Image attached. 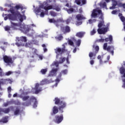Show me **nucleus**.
I'll list each match as a JSON object with an SVG mask.
<instances>
[{
  "instance_id": "f257e3e1",
  "label": "nucleus",
  "mask_w": 125,
  "mask_h": 125,
  "mask_svg": "<svg viewBox=\"0 0 125 125\" xmlns=\"http://www.w3.org/2000/svg\"><path fill=\"white\" fill-rule=\"evenodd\" d=\"M8 12H10L11 14H5V17L4 18V20L6 21L7 19L15 21L17 20V17L19 19L20 22H22L24 20H26V16L21 15L19 11H15L13 7H11L9 10H8Z\"/></svg>"
},
{
  "instance_id": "f03ea898",
  "label": "nucleus",
  "mask_w": 125,
  "mask_h": 125,
  "mask_svg": "<svg viewBox=\"0 0 125 125\" xmlns=\"http://www.w3.org/2000/svg\"><path fill=\"white\" fill-rule=\"evenodd\" d=\"M54 101L55 105H58V107L56 106H54L53 107L52 112L51 113V115L52 116L56 115L59 111L62 114L63 113L64 111H63V110L67 107V104L63 101H61L60 99L58 98H55Z\"/></svg>"
},
{
  "instance_id": "7ed1b4c3",
  "label": "nucleus",
  "mask_w": 125,
  "mask_h": 125,
  "mask_svg": "<svg viewBox=\"0 0 125 125\" xmlns=\"http://www.w3.org/2000/svg\"><path fill=\"white\" fill-rule=\"evenodd\" d=\"M20 97L22 99V101H25L21 104L22 106L29 107V106L32 105V102H34L33 107L37 108L38 107V101H37V98L34 96H25L23 97L22 95H20Z\"/></svg>"
},
{
  "instance_id": "20e7f679",
  "label": "nucleus",
  "mask_w": 125,
  "mask_h": 125,
  "mask_svg": "<svg viewBox=\"0 0 125 125\" xmlns=\"http://www.w3.org/2000/svg\"><path fill=\"white\" fill-rule=\"evenodd\" d=\"M105 22L104 20L100 21L99 23L98 24V29H97V32L99 35H105L108 32L109 30V27H106L102 28V27H105Z\"/></svg>"
},
{
  "instance_id": "39448f33",
  "label": "nucleus",
  "mask_w": 125,
  "mask_h": 125,
  "mask_svg": "<svg viewBox=\"0 0 125 125\" xmlns=\"http://www.w3.org/2000/svg\"><path fill=\"white\" fill-rule=\"evenodd\" d=\"M68 52V50L66 49V46L62 44V47H57L55 49V52L56 54V58H58L59 56H62V54H64V53H66V52Z\"/></svg>"
},
{
  "instance_id": "423d86ee",
  "label": "nucleus",
  "mask_w": 125,
  "mask_h": 125,
  "mask_svg": "<svg viewBox=\"0 0 125 125\" xmlns=\"http://www.w3.org/2000/svg\"><path fill=\"white\" fill-rule=\"evenodd\" d=\"M97 12L98 14H97ZM98 14H100V17L99 18L100 19L101 21H103L104 20V17L103 16V13H102V10H98L97 9H94L93 10L92 14L91 15L92 18H97L98 16Z\"/></svg>"
},
{
  "instance_id": "0eeeda50",
  "label": "nucleus",
  "mask_w": 125,
  "mask_h": 125,
  "mask_svg": "<svg viewBox=\"0 0 125 125\" xmlns=\"http://www.w3.org/2000/svg\"><path fill=\"white\" fill-rule=\"evenodd\" d=\"M112 6L109 7V9H116V6L118 5L119 7H123L124 9H125V3H123L122 2H119L118 4V1L116 0H112Z\"/></svg>"
},
{
  "instance_id": "6e6552de",
  "label": "nucleus",
  "mask_w": 125,
  "mask_h": 125,
  "mask_svg": "<svg viewBox=\"0 0 125 125\" xmlns=\"http://www.w3.org/2000/svg\"><path fill=\"white\" fill-rule=\"evenodd\" d=\"M103 48L104 50H107V51H109L112 55H114V50L115 48H114L113 46H108L107 43H104V44Z\"/></svg>"
},
{
  "instance_id": "1a4fd4ad",
  "label": "nucleus",
  "mask_w": 125,
  "mask_h": 125,
  "mask_svg": "<svg viewBox=\"0 0 125 125\" xmlns=\"http://www.w3.org/2000/svg\"><path fill=\"white\" fill-rule=\"evenodd\" d=\"M3 61L5 63L7 64H13V60L10 57L5 55L3 57Z\"/></svg>"
},
{
  "instance_id": "9d476101",
  "label": "nucleus",
  "mask_w": 125,
  "mask_h": 125,
  "mask_svg": "<svg viewBox=\"0 0 125 125\" xmlns=\"http://www.w3.org/2000/svg\"><path fill=\"white\" fill-rule=\"evenodd\" d=\"M55 122L57 124H60L62 121H63L64 117H63V114H61L60 116L56 115L55 117Z\"/></svg>"
},
{
  "instance_id": "9b49d317",
  "label": "nucleus",
  "mask_w": 125,
  "mask_h": 125,
  "mask_svg": "<svg viewBox=\"0 0 125 125\" xmlns=\"http://www.w3.org/2000/svg\"><path fill=\"white\" fill-rule=\"evenodd\" d=\"M95 49L96 51L94 53H92V52L89 53V57H90V58H92L93 56H96V54H97V53H98V51H99V46H96L95 47Z\"/></svg>"
},
{
  "instance_id": "f8f14e48",
  "label": "nucleus",
  "mask_w": 125,
  "mask_h": 125,
  "mask_svg": "<svg viewBox=\"0 0 125 125\" xmlns=\"http://www.w3.org/2000/svg\"><path fill=\"white\" fill-rule=\"evenodd\" d=\"M67 13H68V14H72V13H76V12H78L79 11V10H78V7H76V9H74V8H73V7H72V6H70L69 7V9H66Z\"/></svg>"
},
{
  "instance_id": "ddd939ff",
  "label": "nucleus",
  "mask_w": 125,
  "mask_h": 125,
  "mask_svg": "<svg viewBox=\"0 0 125 125\" xmlns=\"http://www.w3.org/2000/svg\"><path fill=\"white\" fill-rule=\"evenodd\" d=\"M34 89L35 90V93H36V94H38V93H39L40 92H41V91H42V87H40V84L39 83H37L36 84Z\"/></svg>"
},
{
  "instance_id": "4468645a",
  "label": "nucleus",
  "mask_w": 125,
  "mask_h": 125,
  "mask_svg": "<svg viewBox=\"0 0 125 125\" xmlns=\"http://www.w3.org/2000/svg\"><path fill=\"white\" fill-rule=\"evenodd\" d=\"M42 8L44 9V6H43V4L41 5L39 7L36 8L34 10V12L38 15L39 13H41L42 11Z\"/></svg>"
},
{
  "instance_id": "2eb2a0df",
  "label": "nucleus",
  "mask_w": 125,
  "mask_h": 125,
  "mask_svg": "<svg viewBox=\"0 0 125 125\" xmlns=\"http://www.w3.org/2000/svg\"><path fill=\"white\" fill-rule=\"evenodd\" d=\"M58 71V69L57 68L52 69L49 74V76H50L51 77H53L54 76H56V75L57 74V73Z\"/></svg>"
},
{
  "instance_id": "dca6fc26",
  "label": "nucleus",
  "mask_w": 125,
  "mask_h": 125,
  "mask_svg": "<svg viewBox=\"0 0 125 125\" xmlns=\"http://www.w3.org/2000/svg\"><path fill=\"white\" fill-rule=\"evenodd\" d=\"M10 109H14L13 106H10V108H3L1 110V112L4 114H8L10 112Z\"/></svg>"
},
{
  "instance_id": "f3484780",
  "label": "nucleus",
  "mask_w": 125,
  "mask_h": 125,
  "mask_svg": "<svg viewBox=\"0 0 125 125\" xmlns=\"http://www.w3.org/2000/svg\"><path fill=\"white\" fill-rule=\"evenodd\" d=\"M63 30H64L63 31V34H67V33H70L71 32V28L68 25H66L65 27H62Z\"/></svg>"
},
{
  "instance_id": "a211bd4d",
  "label": "nucleus",
  "mask_w": 125,
  "mask_h": 125,
  "mask_svg": "<svg viewBox=\"0 0 125 125\" xmlns=\"http://www.w3.org/2000/svg\"><path fill=\"white\" fill-rule=\"evenodd\" d=\"M76 19L78 21H82V20H84L86 19L85 17L83 16V15L82 14H78L76 15Z\"/></svg>"
},
{
  "instance_id": "6ab92c4d",
  "label": "nucleus",
  "mask_w": 125,
  "mask_h": 125,
  "mask_svg": "<svg viewBox=\"0 0 125 125\" xmlns=\"http://www.w3.org/2000/svg\"><path fill=\"white\" fill-rule=\"evenodd\" d=\"M84 35H85V32L81 31L77 32L76 34V36L80 38V39H82V38H83Z\"/></svg>"
},
{
  "instance_id": "aec40b11",
  "label": "nucleus",
  "mask_w": 125,
  "mask_h": 125,
  "mask_svg": "<svg viewBox=\"0 0 125 125\" xmlns=\"http://www.w3.org/2000/svg\"><path fill=\"white\" fill-rule=\"evenodd\" d=\"M11 26L12 28H13V29H14V30L17 29L20 26V25L19 24V23H15L13 22H11Z\"/></svg>"
},
{
  "instance_id": "412c9836",
  "label": "nucleus",
  "mask_w": 125,
  "mask_h": 125,
  "mask_svg": "<svg viewBox=\"0 0 125 125\" xmlns=\"http://www.w3.org/2000/svg\"><path fill=\"white\" fill-rule=\"evenodd\" d=\"M120 73L121 75H123V77L125 78V68L124 66H122L119 69Z\"/></svg>"
},
{
  "instance_id": "4be33fe9",
  "label": "nucleus",
  "mask_w": 125,
  "mask_h": 125,
  "mask_svg": "<svg viewBox=\"0 0 125 125\" xmlns=\"http://www.w3.org/2000/svg\"><path fill=\"white\" fill-rule=\"evenodd\" d=\"M105 42H109V44H111V43H113V36L112 35H109V38H106L104 39Z\"/></svg>"
},
{
  "instance_id": "5701e85b",
  "label": "nucleus",
  "mask_w": 125,
  "mask_h": 125,
  "mask_svg": "<svg viewBox=\"0 0 125 125\" xmlns=\"http://www.w3.org/2000/svg\"><path fill=\"white\" fill-rule=\"evenodd\" d=\"M13 7V9L15 8L17 9V10H19V9H21V10H23L24 9V7L22 6V5H17L15 7Z\"/></svg>"
},
{
  "instance_id": "b1692460",
  "label": "nucleus",
  "mask_w": 125,
  "mask_h": 125,
  "mask_svg": "<svg viewBox=\"0 0 125 125\" xmlns=\"http://www.w3.org/2000/svg\"><path fill=\"white\" fill-rule=\"evenodd\" d=\"M120 20L123 22L124 25V31H125V18L124 16L120 17Z\"/></svg>"
},
{
  "instance_id": "393cba45",
  "label": "nucleus",
  "mask_w": 125,
  "mask_h": 125,
  "mask_svg": "<svg viewBox=\"0 0 125 125\" xmlns=\"http://www.w3.org/2000/svg\"><path fill=\"white\" fill-rule=\"evenodd\" d=\"M22 32L23 34H28L30 32V28H23L22 29Z\"/></svg>"
},
{
  "instance_id": "a878e982",
  "label": "nucleus",
  "mask_w": 125,
  "mask_h": 125,
  "mask_svg": "<svg viewBox=\"0 0 125 125\" xmlns=\"http://www.w3.org/2000/svg\"><path fill=\"white\" fill-rule=\"evenodd\" d=\"M0 83L1 84H6L8 83H7V79H1L0 82Z\"/></svg>"
},
{
  "instance_id": "bb28decb",
  "label": "nucleus",
  "mask_w": 125,
  "mask_h": 125,
  "mask_svg": "<svg viewBox=\"0 0 125 125\" xmlns=\"http://www.w3.org/2000/svg\"><path fill=\"white\" fill-rule=\"evenodd\" d=\"M55 39L57 41H62L63 40V36H62V34H60L58 37H56Z\"/></svg>"
},
{
  "instance_id": "cd10ccee",
  "label": "nucleus",
  "mask_w": 125,
  "mask_h": 125,
  "mask_svg": "<svg viewBox=\"0 0 125 125\" xmlns=\"http://www.w3.org/2000/svg\"><path fill=\"white\" fill-rule=\"evenodd\" d=\"M47 72V68L42 69L40 71V73H41L42 75H45Z\"/></svg>"
},
{
  "instance_id": "c85d7f7f",
  "label": "nucleus",
  "mask_w": 125,
  "mask_h": 125,
  "mask_svg": "<svg viewBox=\"0 0 125 125\" xmlns=\"http://www.w3.org/2000/svg\"><path fill=\"white\" fill-rule=\"evenodd\" d=\"M44 9H45V10H50V9H53V6L50 5L49 6H44Z\"/></svg>"
},
{
  "instance_id": "c756f323",
  "label": "nucleus",
  "mask_w": 125,
  "mask_h": 125,
  "mask_svg": "<svg viewBox=\"0 0 125 125\" xmlns=\"http://www.w3.org/2000/svg\"><path fill=\"white\" fill-rule=\"evenodd\" d=\"M101 39H98L96 41V42H105V39L102 38V36H100Z\"/></svg>"
},
{
  "instance_id": "7c9ffc66",
  "label": "nucleus",
  "mask_w": 125,
  "mask_h": 125,
  "mask_svg": "<svg viewBox=\"0 0 125 125\" xmlns=\"http://www.w3.org/2000/svg\"><path fill=\"white\" fill-rule=\"evenodd\" d=\"M7 119H8L7 116L3 117L2 119L1 120V122H2V123H3L4 124L7 123V122H8V120H7Z\"/></svg>"
},
{
  "instance_id": "2f4dec72",
  "label": "nucleus",
  "mask_w": 125,
  "mask_h": 125,
  "mask_svg": "<svg viewBox=\"0 0 125 125\" xmlns=\"http://www.w3.org/2000/svg\"><path fill=\"white\" fill-rule=\"evenodd\" d=\"M100 7H103V8H107V4L105 2L103 3H100Z\"/></svg>"
},
{
  "instance_id": "473e14b6",
  "label": "nucleus",
  "mask_w": 125,
  "mask_h": 125,
  "mask_svg": "<svg viewBox=\"0 0 125 125\" xmlns=\"http://www.w3.org/2000/svg\"><path fill=\"white\" fill-rule=\"evenodd\" d=\"M19 114H20V109L17 107L16 109L14 111V115L16 116Z\"/></svg>"
},
{
  "instance_id": "72a5a7b5",
  "label": "nucleus",
  "mask_w": 125,
  "mask_h": 125,
  "mask_svg": "<svg viewBox=\"0 0 125 125\" xmlns=\"http://www.w3.org/2000/svg\"><path fill=\"white\" fill-rule=\"evenodd\" d=\"M20 40L21 41V42H27V37L22 36L20 38Z\"/></svg>"
},
{
  "instance_id": "f704fd0d",
  "label": "nucleus",
  "mask_w": 125,
  "mask_h": 125,
  "mask_svg": "<svg viewBox=\"0 0 125 125\" xmlns=\"http://www.w3.org/2000/svg\"><path fill=\"white\" fill-rule=\"evenodd\" d=\"M53 9L56 10V11H60V8L58 6H54Z\"/></svg>"
},
{
  "instance_id": "c9c22d12",
  "label": "nucleus",
  "mask_w": 125,
  "mask_h": 125,
  "mask_svg": "<svg viewBox=\"0 0 125 125\" xmlns=\"http://www.w3.org/2000/svg\"><path fill=\"white\" fill-rule=\"evenodd\" d=\"M50 14L51 16H53V17H55L57 16V13H55V12L51 11Z\"/></svg>"
},
{
  "instance_id": "e433bc0d",
  "label": "nucleus",
  "mask_w": 125,
  "mask_h": 125,
  "mask_svg": "<svg viewBox=\"0 0 125 125\" xmlns=\"http://www.w3.org/2000/svg\"><path fill=\"white\" fill-rule=\"evenodd\" d=\"M95 34H96V30H95V28H94L91 32H90V35L91 36H93Z\"/></svg>"
},
{
  "instance_id": "4c0bfd02",
  "label": "nucleus",
  "mask_w": 125,
  "mask_h": 125,
  "mask_svg": "<svg viewBox=\"0 0 125 125\" xmlns=\"http://www.w3.org/2000/svg\"><path fill=\"white\" fill-rule=\"evenodd\" d=\"M62 75H67V73H68V70L67 69L63 70L61 71Z\"/></svg>"
},
{
  "instance_id": "58836bf2",
  "label": "nucleus",
  "mask_w": 125,
  "mask_h": 125,
  "mask_svg": "<svg viewBox=\"0 0 125 125\" xmlns=\"http://www.w3.org/2000/svg\"><path fill=\"white\" fill-rule=\"evenodd\" d=\"M68 44L69 45H71L72 46H74V42L71 40H68Z\"/></svg>"
},
{
  "instance_id": "ea45409f",
  "label": "nucleus",
  "mask_w": 125,
  "mask_h": 125,
  "mask_svg": "<svg viewBox=\"0 0 125 125\" xmlns=\"http://www.w3.org/2000/svg\"><path fill=\"white\" fill-rule=\"evenodd\" d=\"M81 40L80 39L78 40L76 42V45L78 46H80V45H81Z\"/></svg>"
},
{
  "instance_id": "a19ab883",
  "label": "nucleus",
  "mask_w": 125,
  "mask_h": 125,
  "mask_svg": "<svg viewBox=\"0 0 125 125\" xmlns=\"http://www.w3.org/2000/svg\"><path fill=\"white\" fill-rule=\"evenodd\" d=\"M49 22L50 23H54V24H55V20L54 19H49Z\"/></svg>"
},
{
  "instance_id": "79ce46f5",
  "label": "nucleus",
  "mask_w": 125,
  "mask_h": 125,
  "mask_svg": "<svg viewBox=\"0 0 125 125\" xmlns=\"http://www.w3.org/2000/svg\"><path fill=\"white\" fill-rule=\"evenodd\" d=\"M4 30L5 31H10V26H6L5 27H4Z\"/></svg>"
},
{
  "instance_id": "37998d69",
  "label": "nucleus",
  "mask_w": 125,
  "mask_h": 125,
  "mask_svg": "<svg viewBox=\"0 0 125 125\" xmlns=\"http://www.w3.org/2000/svg\"><path fill=\"white\" fill-rule=\"evenodd\" d=\"M61 61H59V63H62L63 62H65V60H66V59L65 58H61Z\"/></svg>"
},
{
  "instance_id": "c03bdc74",
  "label": "nucleus",
  "mask_w": 125,
  "mask_h": 125,
  "mask_svg": "<svg viewBox=\"0 0 125 125\" xmlns=\"http://www.w3.org/2000/svg\"><path fill=\"white\" fill-rule=\"evenodd\" d=\"M13 72L12 71H8L5 73V76H10Z\"/></svg>"
},
{
  "instance_id": "a18cd8bd",
  "label": "nucleus",
  "mask_w": 125,
  "mask_h": 125,
  "mask_svg": "<svg viewBox=\"0 0 125 125\" xmlns=\"http://www.w3.org/2000/svg\"><path fill=\"white\" fill-rule=\"evenodd\" d=\"M61 22H62V20L61 19H58L57 20H55V23L56 24L57 23H61Z\"/></svg>"
},
{
  "instance_id": "49530a36",
  "label": "nucleus",
  "mask_w": 125,
  "mask_h": 125,
  "mask_svg": "<svg viewBox=\"0 0 125 125\" xmlns=\"http://www.w3.org/2000/svg\"><path fill=\"white\" fill-rule=\"evenodd\" d=\"M3 76V71L1 67H0V77H2Z\"/></svg>"
},
{
  "instance_id": "de8ad7c7",
  "label": "nucleus",
  "mask_w": 125,
  "mask_h": 125,
  "mask_svg": "<svg viewBox=\"0 0 125 125\" xmlns=\"http://www.w3.org/2000/svg\"><path fill=\"white\" fill-rule=\"evenodd\" d=\"M11 90H12V89H11V86L8 87L7 88L8 93H10L11 92Z\"/></svg>"
},
{
  "instance_id": "09e8293b",
  "label": "nucleus",
  "mask_w": 125,
  "mask_h": 125,
  "mask_svg": "<svg viewBox=\"0 0 125 125\" xmlns=\"http://www.w3.org/2000/svg\"><path fill=\"white\" fill-rule=\"evenodd\" d=\"M75 2L77 4L80 5L81 4V0H75Z\"/></svg>"
},
{
  "instance_id": "8fccbe9b",
  "label": "nucleus",
  "mask_w": 125,
  "mask_h": 125,
  "mask_svg": "<svg viewBox=\"0 0 125 125\" xmlns=\"http://www.w3.org/2000/svg\"><path fill=\"white\" fill-rule=\"evenodd\" d=\"M53 64V65H55L57 67H58V66H59V63H58V62H54Z\"/></svg>"
},
{
  "instance_id": "3c124183",
  "label": "nucleus",
  "mask_w": 125,
  "mask_h": 125,
  "mask_svg": "<svg viewBox=\"0 0 125 125\" xmlns=\"http://www.w3.org/2000/svg\"><path fill=\"white\" fill-rule=\"evenodd\" d=\"M109 60H110V56H107V61H104V63H107V62H108V61H109Z\"/></svg>"
},
{
  "instance_id": "603ef678",
  "label": "nucleus",
  "mask_w": 125,
  "mask_h": 125,
  "mask_svg": "<svg viewBox=\"0 0 125 125\" xmlns=\"http://www.w3.org/2000/svg\"><path fill=\"white\" fill-rule=\"evenodd\" d=\"M8 83H12V80L10 79H7Z\"/></svg>"
},
{
  "instance_id": "864d4df0",
  "label": "nucleus",
  "mask_w": 125,
  "mask_h": 125,
  "mask_svg": "<svg viewBox=\"0 0 125 125\" xmlns=\"http://www.w3.org/2000/svg\"><path fill=\"white\" fill-rule=\"evenodd\" d=\"M62 77V73L60 72L57 78L61 80V77Z\"/></svg>"
},
{
  "instance_id": "5fc2aeb1",
  "label": "nucleus",
  "mask_w": 125,
  "mask_h": 125,
  "mask_svg": "<svg viewBox=\"0 0 125 125\" xmlns=\"http://www.w3.org/2000/svg\"><path fill=\"white\" fill-rule=\"evenodd\" d=\"M14 73L15 74H17L18 75H20L21 74V71H20V70H18L17 71H15Z\"/></svg>"
},
{
  "instance_id": "6e6d98bb",
  "label": "nucleus",
  "mask_w": 125,
  "mask_h": 125,
  "mask_svg": "<svg viewBox=\"0 0 125 125\" xmlns=\"http://www.w3.org/2000/svg\"><path fill=\"white\" fill-rule=\"evenodd\" d=\"M40 16L41 17H44V13H43V12L41 13Z\"/></svg>"
},
{
  "instance_id": "4d7b16f0",
  "label": "nucleus",
  "mask_w": 125,
  "mask_h": 125,
  "mask_svg": "<svg viewBox=\"0 0 125 125\" xmlns=\"http://www.w3.org/2000/svg\"><path fill=\"white\" fill-rule=\"evenodd\" d=\"M82 2L83 4H85L86 3V0H82Z\"/></svg>"
},
{
  "instance_id": "13d9d810",
  "label": "nucleus",
  "mask_w": 125,
  "mask_h": 125,
  "mask_svg": "<svg viewBox=\"0 0 125 125\" xmlns=\"http://www.w3.org/2000/svg\"><path fill=\"white\" fill-rule=\"evenodd\" d=\"M66 24H69L70 23V22H71V20H70V19H67L66 21Z\"/></svg>"
},
{
  "instance_id": "bf43d9fd",
  "label": "nucleus",
  "mask_w": 125,
  "mask_h": 125,
  "mask_svg": "<svg viewBox=\"0 0 125 125\" xmlns=\"http://www.w3.org/2000/svg\"><path fill=\"white\" fill-rule=\"evenodd\" d=\"M8 103H5L3 104V105L4 107H7L8 106Z\"/></svg>"
},
{
  "instance_id": "052dcab7",
  "label": "nucleus",
  "mask_w": 125,
  "mask_h": 125,
  "mask_svg": "<svg viewBox=\"0 0 125 125\" xmlns=\"http://www.w3.org/2000/svg\"><path fill=\"white\" fill-rule=\"evenodd\" d=\"M60 78H57V79L55 80V82H56V83H59V82H60Z\"/></svg>"
},
{
  "instance_id": "680f3d73",
  "label": "nucleus",
  "mask_w": 125,
  "mask_h": 125,
  "mask_svg": "<svg viewBox=\"0 0 125 125\" xmlns=\"http://www.w3.org/2000/svg\"><path fill=\"white\" fill-rule=\"evenodd\" d=\"M83 24V21L77 22V25L80 26V25H82Z\"/></svg>"
},
{
  "instance_id": "e2e57ef3",
  "label": "nucleus",
  "mask_w": 125,
  "mask_h": 125,
  "mask_svg": "<svg viewBox=\"0 0 125 125\" xmlns=\"http://www.w3.org/2000/svg\"><path fill=\"white\" fill-rule=\"evenodd\" d=\"M38 57L41 60H42L43 57L42 55H38Z\"/></svg>"
},
{
  "instance_id": "0e129e2a",
  "label": "nucleus",
  "mask_w": 125,
  "mask_h": 125,
  "mask_svg": "<svg viewBox=\"0 0 125 125\" xmlns=\"http://www.w3.org/2000/svg\"><path fill=\"white\" fill-rule=\"evenodd\" d=\"M117 12V10H113L112 11L111 13L112 14H116Z\"/></svg>"
},
{
  "instance_id": "69168bd1",
  "label": "nucleus",
  "mask_w": 125,
  "mask_h": 125,
  "mask_svg": "<svg viewBox=\"0 0 125 125\" xmlns=\"http://www.w3.org/2000/svg\"><path fill=\"white\" fill-rule=\"evenodd\" d=\"M66 62L67 64H70V62H69V57L66 58Z\"/></svg>"
},
{
  "instance_id": "338daca9",
  "label": "nucleus",
  "mask_w": 125,
  "mask_h": 125,
  "mask_svg": "<svg viewBox=\"0 0 125 125\" xmlns=\"http://www.w3.org/2000/svg\"><path fill=\"white\" fill-rule=\"evenodd\" d=\"M90 63L91 65H93L94 64V61L91 60L90 62Z\"/></svg>"
},
{
  "instance_id": "774afa93",
  "label": "nucleus",
  "mask_w": 125,
  "mask_h": 125,
  "mask_svg": "<svg viewBox=\"0 0 125 125\" xmlns=\"http://www.w3.org/2000/svg\"><path fill=\"white\" fill-rule=\"evenodd\" d=\"M32 50H33L34 51V53H37V49H36L34 48H32Z\"/></svg>"
}]
</instances>
